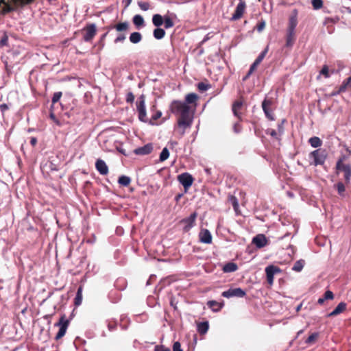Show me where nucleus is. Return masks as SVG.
Segmentation results:
<instances>
[{
	"mask_svg": "<svg viewBox=\"0 0 351 351\" xmlns=\"http://www.w3.org/2000/svg\"><path fill=\"white\" fill-rule=\"evenodd\" d=\"M238 269V266L234 263H226L223 267V271L224 272L228 273V272H233L237 271Z\"/></svg>",
	"mask_w": 351,
	"mask_h": 351,
	"instance_id": "nucleus-36",
	"label": "nucleus"
},
{
	"mask_svg": "<svg viewBox=\"0 0 351 351\" xmlns=\"http://www.w3.org/2000/svg\"><path fill=\"white\" fill-rule=\"evenodd\" d=\"M337 171L343 172L346 184H349L351 180V165L346 161L345 156L341 157L336 164Z\"/></svg>",
	"mask_w": 351,
	"mask_h": 351,
	"instance_id": "nucleus-3",
	"label": "nucleus"
},
{
	"mask_svg": "<svg viewBox=\"0 0 351 351\" xmlns=\"http://www.w3.org/2000/svg\"><path fill=\"white\" fill-rule=\"evenodd\" d=\"M319 337V332H313L309 337L305 340V343L308 345L315 344Z\"/></svg>",
	"mask_w": 351,
	"mask_h": 351,
	"instance_id": "nucleus-32",
	"label": "nucleus"
},
{
	"mask_svg": "<svg viewBox=\"0 0 351 351\" xmlns=\"http://www.w3.org/2000/svg\"><path fill=\"white\" fill-rule=\"evenodd\" d=\"M311 4L314 10H319L323 7L322 0H312Z\"/></svg>",
	"mask_w": 351,
	"mask_h": 351,
	"instance_id": "nucleus-45",
	"label": "nucleus"
},
{
	"mask_svg": "<svg viewBox=\"0 0 351 351\" xmlns=\"http://www.w3.org/2000/svg\"><path fill=\"white\" fill-rule=\"evenodd\" d=\"M252 243L258 248L265 247L267 244V240L264 234L256 235L252 239Z\"/></svg>",
	"mask_w": 351,
	"mask_h": 351,
	"instance_id": "nucleus-20",
	"label": "nucleus"
},
{
	"mask_svg": "<svg viewBox=\"0 0 351 351\" xmlns=\"http://www.w3.org/2000/svg\"><path fill=\"white\" fill-rule=\"evenodd\" d=\"M197 217V213L193 212L188 217L184 218L178 223L180 226H182L184 232H188L193 226H195V221Z\"/></svg>",
	"mask_w": 351,
	"mask_h": 351,
	"instance_id": "nucleus-6",
	"label": "nucleus"
},
{
	"mask_svg": "<svg viewBox=\"0 0 351 351\" xmlns=\"http://www.w3.org/2000/svg\"><path fill=\"white\" fill-rule=\"evenodd\" d=\"M173 351H182L180 343L178 341L174 342L173 345Z\"/></svg>",
	"mask_w": 351,
	"mask_h": 351,
	"instance_id": "nucleus-56",
	"label": "nucleus"
},
{
	"mask_svg": "<svg viewBox=\"0 0 351 351\" xmlns=\"http://www.w3.org/2000/svg\"><path fill=\"white\" fill-rule=\"evenodd\" d=\"M169 155H160L159 162H163L169 158Z\"/></svg>",
	"mask_w": 351,
	"mask_h": 351,
	"instance_id": "nucleus-61",
	"label": "nucleus"
},
{
	"mask_svg": "<svg viewBox=\"0 0 351 351\" xmlns=\"http://www.w3.org/2000/svg\"><path fill=\"white\" fill-rule=\"evenodd\" d=\"M335 188L337 190L338 194L343 197L346 191V187L343 183L339 182L335 185Z\"/></svg>",
	"mask_w": 351,
	"mask_h": 351,
	"instance_id": "nucleus-41",
	"label": "nucleus"
},
{
	"mask_svg": "<svg viewBox=\"0 0 351 351\" xmlns=\"http://www.w3.org/2000/svg\"><path fill=\"white\" fill-rule=\"evenodd\" d=\"M266 133H267V134H269L270 136H273V137H275V138L277 136V132H276V130H272V129H271V130H267V132H266Z\"/></svg>",
	"mask_w": 351,
	"mask_h": 351,
	"instance_id": "nucleus-58",
	"label": "nucleus"
},
{
	"mask_svg": "<svg viewBox=\"0 0 351 351\" xmlns=\"http://www.w3.org/2000/svg\"><path fill=\"white\" fill-rule=\"evenodd\" d=\"M198 99V96L195 93H189L187 94L185 97V101L187 105L194 104V107L196 106V101Z\"/></svg>",
	"mask_w": 351,
	"mask_h": 351,
	"instance_id": "nucleus-28",
	"label": "nucleus"
},
{
	"mask_svg": "<svg viewBox=\"0 0 351 351\" xmlns=\"http://www.w3.org/2000/svg\"><path fill=\"white\" fill-rule=\"evenodd\" d=\"M295 41V32L287 30L286 43L287 47H291Z\"/></svg>",
	"mask_w": 351,
	"mask_h": 351,
	"instance_id": "nucleus-23",
	"label": "nucleus"
},
{
	"mask_svg": "<svg viewBox=\"0 0 351 351\" xmlns=\"http://www.w3.org/2000/svg\"><path fill=\"white\" fill-rule=\"evenodd\" d=\"M130 24L128 21L119 23L117 24L114 25L112 28L115 29L119 32H126L129 29ZM126 38V36L125 34L121 33L119 36L114 39V43H122Z\"/></svg>",
	"mask_w": 351,
	"mask_h": 351,
	"instance_id": "nucleus-7",
	"label": "nucleus"
},
{
	"mask_svg": "<svg viewBox=\"0 0 351 351\" xmlns=\"http://www.w3.org/2000/svg\"><path fill=\"white\" fill-rule=\"evenodd\" d=\"M164 22V17L159 14H155L152 16V23L156 27H160Z\"/></svg>",
	"mask_w": 351,
	"mask_h": 351,
	"instance_id": "nucleus-31",
	"label": "nucleus"
},
{
	"mask_svg": "<svg viewBox=\"0 0 351 351\" xmlns=\"http://www.w3.org/2000/svg\"><path fill=\"white\" fill-rule=\"evenodd\" d=\"M49 117L51 119L53 120H56V115L54 114V112H53V108H51L50 109V114H49Z\"/></svg>",
	"mask_w": 351,
	"mask_h": 351,
	"instance_id": "nucleus-63",
	"label": "nucleus"
},
{
	"mask_svg": "<svg viewBox=\"0 0 351 351\" xmlns=\"http://www.w3.org/2000/svg\"><path fill=\"white\" fill-rule=\"evenodd\" d=\"M166 32L165 29L157 27L155 29H154L153 35L154 37L157 40L162 39L165 36Z\"/></svg>",
	"mask_w": 351,
	"mask_h": 351,
	"instance_id": "nucleus-35",
	"label": "nucleus"
},
{
	"mask_svg": "<svg viewBox=\"0 0 351 351\" xmlns=\"http://www.w3.org/2000/svg\"><path fill=\"white\" fill-rule=\"evenodd\" d=\"M163 24L165 29H169L174 26L173 21L169 16H165Z\"/></svg>",
	"mask_w": 351,
	"mask_h": 351,
	"instance_id": "nucleus-42",
	"label": "nucleus"
},
{
	"mask_svg": "<svg viewBox=\"0 0 351 351\" xmlns=\"http://www.w3.org/2000/svg\"><path fill=\"white\" fill-rule=\"evenodd\" d=\"M178 180L183 186L185 192L192 186L194 178L189 173H183L178 176Z\"/></svg>",
	"mask_w": 351,
	"mask_h": 351,
	"instance_id": "nucleus-8",
	"label": "nucleus"
},
{
	"mask_svg": "<svg viewBox=\"0 0 351 351\" xmlns=\"http://www.w3.org/2000/svg\"><path fill=\"white\" fill-rule=\"evenodd\" d=\"M207 305L212 309L213 311L218 312L222 308L223 304L219 303L215 300H210L207 302Z\"/></svg>",
	"mask_w": 351,
	"mask_h": 351,
	"instance_id": "nucleus-29",
	"label": "nucleus"
},
{
	"mask_svg": "<svg viewBox=\"0 0 351 351\" xmlns=\"http://www.w3.org/2000/svg\"><path fill=\"white\" fill-rule=\"evenodd\" d=\"M228 198V201L231 203L234 211L237 212L239 207L237 198L234 195H229Z\"/></svg>",
	"mask_w": 351,
	"mask_h": 351,
	"instance_id": "nucleus-40",
	"label": "nucleus"
},
{
	"mask_svg": "<svg viewBox=\"0 0 351 351\" xmlns=\"http://www.w3.org/2000/svg\"><path fill=\"white\" fill-rule=\"evenodd\" d=\"M241 127L240 124L235 123L234 125V132H237V133L239 132L240 130H241Z\"/></svg>",
	"mask_w": 351,
	"mask_h": 351,
	"instance_id": "nucleus-60",
	"label": "nucleus"
},
{
	"mask_svg": "<svg viewBox=\"0 0 351 351\" xmlns=\"http://www.w3.org/2000/svg\"><path fill=\"white\" fill-rule=\"evenodd\" d=\"M258 65L259 64L254 61L249 69L250 73H253Z\"/></svg>",
	"mask_w": 351,
	"mask_h": 351,
	"instance_id": "nucleus-57",
	"label": "nucleus"
},
{
	"mask_svg": "<svg viewBox=\"0 0 351 351\" xmlns=\"http://www.w3.org/2000/svg\"><path fill=\"white\" fill-rule=\"evenodd\" d=\"M0 110L2 112H4L7 110H8V106L5 104H3L0 105Z\"/></svg>",
	"mask_w": 351,
	"mask_h": 351,
	"instance_id": "nucleus-59",
	"label": "nucleus"
},
{
	"mask_svg": "<svg viewBox=\"0 0 351 351\" xmlns=\"http://www.w3.org/2000/svg\"><path fill=\"white\" fill-rule=\"evenodd\" d=\"M35 0H10V3L5 0H0V14L5 15L12 11L23 8L27 5L32 3Z\"/></svg>",
	"mask_w": 351,
	"mask_h": 351,
	"instance_id": "nucleus-2",
	"label": "nucleus"
},
{
	"mask_svg": "<svg viewBox=\"0 0 351 351\" xmlns=\"http://www.w3.org/2000/svg\"><path fill=\"white\" fill-rule=\"evenodd\" d=\"M304 264H305V262L302 259L297 261L295 263L292 269L293 271H295L300 272V271H301L302 270V269H303V267L304 266Z\"/></svg>",
	"mask_w": 351,
	"mask_h": 351,
	"instance_id": "nucleus-39",
	"label": "nucleus"
},
{
	"mask_svg": "<svg viewBox=\"0 0 351 351\" xmlns=\"http://www.w3.org/2000/svg\"><path fill=\"white\" fill-rule=\"evenodd\" d=\"M308 143L314 148L319 147L322 144V140L317 136H313L310 138L308 140Z\"/></svg>",
	"mask_w": 351,
	"mask_h": 351,
	"instance_id": "nucleus-37",
	"label": "nucleus"
},
{
	"mask_svg": "<svg viewBox=\"0 0 351 351\" xmlns=\"http://www.w3.org/2000/svg\"><path fill=\"white\" fill-rule=\"evenodd\" d=\"M131 182V179L130 177L126 176H121L119 178L118 183L123 186H128L130 185Z\"/></svg>",
	"mask_w": 351,
	"mask_h": 351,
	"instance_id": "nucleus-38",
	"label": "nucleus"
},
{
	"mask_svg": "<svg viewBox=\"0 0 351 351\" xmlns=\"http://www.w3.org/2000/svg\"><path fill=\"white\" fill-rule=\"evenodd\" d=\"M64 160V155H51L44 167L49 168L51 171H58Z\"/></svg>",
	"mask_w": 351,
	"mask_h": 351,
	"instance_id": "nucleus-5",
	"label": "nucleus"
},
{
	"mask_svg": "<svg viewBox=\"0 0 351 351\" xmlns=\"http://www.w3.org/2000/svg\"><path fill=\"white\" fill-rule=\"evenodd\" d=\"M134 100V95L132 92H130L127 94L126 96V101L128 103L132 104Z\"/></svg>",
	"mask_w": 351,
	"mask_h": 351,
	"instance_id": "nucleus-55",
	"label": "nucleus"
},
{
	"mask_svg": "<svg viewBox=\"0 0 351 351\" xmlns=\"http://www.w3.org/2000/svg\"><path fill=\"white\" fill-rule=\"evenodd\" d=\"M340 19L338 16L334 17H326L324 19V25L327 27L328 31L329 33H332L334 28L332 27L333 24H335L339 21Z\"/></svg>",
	"mask_w": 351,
	"mask_h": 351,
	"instance_id": "nucleus-22",
	"label": "nucleus"
},
{
	"mask_svg": "<svg viewBox=\"0 0 351 351\" xmlns=\"http://www.w3.org/2000/svg\"><path fill=\"white\" fill-rule=\"evenodd\" d=\"M83 38L86 42L91 41L97 34L96 25L93 23L88 24L84 29Z\"/></svg>",
	"mask_w": 351,
	"mask_h": 351,
	"instance_id": "nucleus-9",
	"label": "nucleus"
},
{
	"mask_svg": "<svg viewBox=\"0 0 351 351\" xmlns=\"http://www.w3.org/2000/svg\"><path fill=\"white\" fill-rule=\"evenodd\" d=\"M245 8H246L245 2L244 1L240 0L238 5H237V8L235 9L234 14H232V16L231 17V20L237 21V20L240 19L242 17L243 13L245 12Z\"/></svg>",
	"mask_w": 351,
	"mask_h": 351,
	"instance_id": "nucleus-14",
	"label": "nucleus"
},
{
	"mask_svg": "<svg viewBox=\"0 0 351 351\" xmlns=\"http://www.w3.org/2000/svg\"><path fill=\"white\" fill-rule=\"evenodd\" d=\"M132 22L137 29H140L145 25L144 19L140 14L135 15L132 19Z\"/></svg>",
	"mask_w": 351,
	"mask_h": 351,
	"instance_id": "nucleus-30",
	"label": "nucleus"
},
{
	"mask_svg": "<svg viewBox=\"0 0 351 351\" xmlns=\"http://www.w3.org/2000/svg\"><path fill=\"white\" fill-rule=\"evenodd\" d=\"M267 48H266L264 51H263L256 58V59L255 60V62L256 63H258V64H261V62L263 61V60L264 59V58L265 57L267 53Z\"/></svg>",
	"mask_w": 351,
	"mask_h": 351,
	"instance_id": "nucleus-49",
	"label": "nucleus"
},
{
	"mask_svg": "<svg viewBox=\"0 0 351 351\" xmlns=\"http://www.w3.org/2000/svg\"><path fill=\"white\" fill-rule=\"evenodd\" d=\"M82 290H83L82 286H80L78 289H77L75 298L74 299V304L76 306H80L82 304Z\"/></svg>",
	"mask_w": 351,
	"mask_h": 351,
	"instance_id": "nucleus-34",
	"label": "nucleus"
},
{
	"mask_svg": "<svg viewBox=\"0 0 351 351\" xmlns=\"http://www.w3.org/2000/svg\"><path fill=\"white\" fill-rule=\"evenodd\" d=\"M323 298L326 300H332L334 298V294H333V293L331 291L328 290V291H326L324 293Z\"/></svg>",
	"mask_w": 351,
	"mask_h": 351,
	"instance_id": "nucleus-53",
	"label": "nucleus"
},
{
	"mask_svg": "<svg viewBox=\"0 0 351 351\" xmlns=\"http://www.w3.org/2000/svg\"><path fill=\"white\" fill-rule=\"evenodd\" d=\"M209 329L208 322H202L197 323V331L201 335H205Z\"/></svg>",
	"mask_w": 351,
	"mask_h": 351,
	"instance_id": "nucleus-27",
	"label": "nucleus"
},
{
	"mask_svg": "<svg viewBox=\"0 0 351 351\" xmlns=\"http://www.w3.org/2000/svg\"><path fill=\"white\" fill-rule=\"evenodd\" d=\"M281 269L274 265H269L265 268V273L267 276V281L269 285H272L274 283V276L276 274L280 273Z\"/></svg>",
	"mask_w": 351,
	"mask_h": 351,
	"instance_id": "nucleus-13",
	"label": "nucleus"
},
{
	"mask_svg": "<svg viewBox=\"0 0 351 351\" xmlns=\"http://www.w3.org/2000/svg\"><path fill=\"white\" fill-rule=\"evenodd\" d=\"M95 168L101 175L105 176L108 173V167L106 162L101 159H98L96 161Z\"/></svg>",
	"mask_w": 351,
	"mask_h": 351,
	"instance_id": "nucleus-21",
	"label": "nucleus"
},
{
	"mask_svg": "<svg viewBox=\"0 0 351 351\" xmlns=\"http://www.w3.org/2000/svg\"><path fill=\"white\" fill-rule=\"evenodd\" d=\"M143 36L141 33L135 32L130 34V41L133 44H137L141 41Z\"/></svg>",
	"mask_w": 351,
	"mask_h": 351,
	"instance_id": "nucleus-33",
	"label": "nucleus"
},
{
	"mask_svg": "<svg viewBox=\"0 0 351 351\" xmlns=\"http://www.w3.org/2000/svg\"><path fill=\"white\" fill-rule=\"evenodd\" d=\"M181 149L178 147V142L171 141L165 147L163 148L160 154H169L170 152L177 153Z\"/></svg>",
	"mask_w": 351,
	"mask_h": 351,
	"instance_id": "nucleus-19",
	"label": "nucleus"
},
{
	"mask_svg": "<svg viewBox=\"0 0 351 351\" xmlns=\"http://www.w3.org/2000/svg\"><path fill=\"white\" fill-rule=\"evenodd\" d=\"M346 304L345 302H340L336 308L328 314L329 317L336 316L341 313H343L346 309Z\"/></svg>",
	"mask_w": 351,
	"mask_h": 351,
	"instance_id": "nucleus-25",
	"label": "nucleus"
},
{
	"mask_svg": "<svg viewBox=\"0 0 351 351\" xmlns=\"http://www.w3.org/2000/svg\"><path fill=\"white\" fill-rule=\"evenodd\" d=\"M344 92V90H341V86H340L339 87H336L335 90L332 92H331V93H330L329 96L334 97Z\"/></svg>",
	"mask_w": 351,
	"mask_h": 351,
	"instance_id": "nucleus-51",
	"label": "nucleus"
},
{
	"mask_svg": "<svg viewBox=\"0 0 351 351\" xmlns=\"http://www.w3.org/2000/svg\"><path fill=\"white\" fill-rule=\"evenodd\" d=\"M8 46V36L6 33H3L0 40V47Z\"/></svg>",
	"mask_w": 351,
	"mask_h": 351,
	"instance_id": "nucleus-47",
	"label": "nucleus"
},
{
	"mask_svg": "<svg viewBox=\"0 0 351 351\" xmlns=\"http://www.w3.org/2000/svg\"><path fill=\"white\" fill-rule=\"evenodd\" d=\"M341 86V90H346L347 88L351 89V76L343 80Z\"/></svg>",
	"mask_w": 351,
	"mask_h": 351,
	"instance_id": "nucleus-43",
	"label": "nucleus"
},
{
	"mask_svg": "<svg viewBox=\"0 0 351 351\" xmlns=\"http://www.w3.org/2000/svg\"><path fill=\"white\" fill-rule=\"evenodd\" d=\"M37 143V139L36 137H32L31 139H30V144L32 145V146H35Z\"/></svg>",
	"mask_w": 351,
	"mask_h": 351,
	"instance_id": "nucleus-62",
	"label": "nucleus"
},
{
	"mask_svg": "<svg viewBox=\"0 0 351 351\" xmlns=\"http://www.w3.org/2000/svg\"><path fill=\"white\" fill-rule=\"evenodd\" d=\"M310 165H323L326 160V155H308Z\"/></svg>",
	"mask_w": 351,
	"mask_h": 351,
	"instance_id": "nucleus-16",
	"label": "nucleus"
},
{
	"mask_svg": "<svg viewBox=\"0 0 351 351\" xmlns=\"http://www.w3.org/2000/svg\"><path fill=\"white\" fill-rule=\"evenodd\" d=\"M171 113L178 115V127L182 129L183 134L186 128L191 127L193 122V114L191 112L190 106L180 100H173L169 106Z\"/></svg>",
	"mask_w": 351,
	"mask_h": 351,
	"instance_id": "nucleus-1",
	"label": "nucleus"
},
{
	"mask_svg": "<svg viewBox=\"0 0 351 351\" xmlns=\"http://www.w3.org/2000/svg\"><path fill=\"white\" fill-rule=\"evenodd\" d=\"M273 103L274 101L272 99H265L262 102V108L264 111V113L266 117L270 121L274 120V115L271 108L273 105Z\"/></svg>",
	"mask_w": 351,
	"mask_h": 351,
	"instance_id": "nucleus-11",
	"label": "nucleus"
},
{
	"mask_svg": "<svg viewBox=\"0 0 351 351\" xmlns=\"http://www.w3.org/2000/svg\"><path fill=\"white\" fill-rule=\"evenodd\" d=\"M69 322L67 319H65V316L63 315L60 317L59 322L55 324V326H60L59 330L56 335L55 339L56 340L60 339L63 337L66 332Z\"/></svg>",
	"mask_w": 351,
	"mask_h": 351,
	"instance_id": "nucleus-10",
	"label": "nucleus"
},
{
	"mask_svg": "<svg viewBox=\"0 0 351 351\" xmlns=\"http://www.w3.org/2000/svg\"><path fill=\"white\" fill-rule=\"evenodd\" d=\"M62 95V92H56L54 93L53 95V97H52V99H51V102H52V105H51V108H53V105L57 103L58 101H59V100L60 99Z\"/></svg>",
	"mask_w": 351,
	"mask_h": 351,
	"instance_id": "nucleus-44",
	"label": "nucleus"
},
{
	"mask_svg": "<svg viewBox=\"0 0 351 351\" xmlns=\"http://www.w3.org/2000/svg\"><path fill=\"white\" fill-rule=\"evenodd\" d=\"M325 300H326L324 298H320L318 299L317 303L319 304H323L324 303Z\"/></svg>",
	"mask_w": 351,
	"mask_h": 351,
	"instance_id": "nucleus-64",
	"label": "nucleus"
},
{
	"mask_svg": "<svg viewBox=\"0 0 351 351\" xmlns=\"http://www.w3.org/2000/svg\"><path fill=\"white\" fill-rule=\"evenodd\" d=\"M246 292L241 288L229 289L222 292L221 295L224 298H230L232 297L243 298L245 296Z\"/></svg>",
	"mask_w": 351,
	"mask_h": 351,
	"instance_id": "nucleus-12",
	"label": "nucleus"
},
{
	"mask_svg": "<svg viewBox=\"0 0 351 351\" xmlns=\"http://www.w3.org/2000/svg\"><path fill=\"white\" fill-rule=\"evenodd\" d=\"M154 351H171V350L164 345H156L154 347Z\"/></svg>",
	"mask_w": 351,
	"mask_h": 351,
	"instance_id": "nucleus-52",
	"label": "nucleus"
},
{
	"mask_svg": "<svg viewBox=\"0 0 351 351\" xmlns=\"http://www.w3.org/2000/svg\"><path fill=\"white\" fill-rule=\"evenodd\" d=\"M210 88V85L208 84H205L204 82H199L197 84V88L199 90L203 92L206 91Z\"/></svg>",
	"mask_w": 351,
	"mask_h": 351,
	"instance_id": "nucleus-48",
	"label": "nucleus"
},
{
	"mask_svg": "<svg viewBox=\"0 0 351 351\" xmlns=\"http://www.w3.org/2000/svg\"><path fill=\"white\" fill-rule=\"evenodd\" d=\"M136 111L138 112V119L144 123L148 122V118L147 117L146 107H145V96L141 95L137 99L136 103Z\"/></svg>",
	"mask_w": 351,
	"mask_h": 351,
	"instance_id": "nucleus-4",
	"label": "nucleus"
},
{
	"mask_svg": "<svg viewBox=\"0 0 351 351\" xmlns=\"http://www.w3.org/2000/svg\"><path fill=\"white\" fill-rule=\"evenodd\" d=\"M320 74L323 75L326 78H328L330 77L329 70L327 65H324L320 71Z\"/></svg>",
	"mask_w": 351,
	"mask_h": 351,
	"instance_id": "nucleus-50",
	"label": "nucleus"
},
{
	"mask_svg": "<svg viewBox=\"0 0 351 351\" xmlns=\"http://www.w3.org/2000/svg\"><path fill=\"white\" fill-rule=\"evenodd\" d=\"M199 241L203 243L210 244L212 243V235L207 229H202L199 234Z\"/></svg>",
	"mask_w": 351,
	"mask_h": 351,
	"instance_id": "nucleus-18",
	"label": "nucleus"
},
{
	"mask_svg": "<svg viewBox=\"0 0 351 351\" xmlns=\"http://www.w3.org/2000/svg\"><path fill=\"white\" fill-rule=\"evenodd\" d=\"M243 106V101L241 100H237L232 104V112L234 116L239 119H241V113L240 112Z\"/></svg>",
	"mask_w": 351,
	"mask_h": 351,
	"instance_id": "nucleus-24",
	"label": "nucleus"
},
{
	"mask_svg": "<svg viewBox=\"0 0 351 351\" xmlns=\"http://www.w3.org/2000/svg\"><path fill=\"white\" fill-rule=\"evenodd\" d=\"M153 152V145L152 143H148L143 147H139L138 149H134V154H150Z\"/></svg>",
	"mask_w": 351,
	"mask_h": 351,
	"instance_id": "nucleus-26",
	"label": "nucleus"
},
{
	"mask_svg": "<svg viewBox=\"0 0 351 351\" xmlns=\"http://www.w3.org/2000/svg\"><path fill=\"white\" fill-rule=\"evenodd\" d=\"M265 27V22L264 20H261L258 22V23L256 25V28L258 32L263 31Z\"/></svg>",
	"mask_w": 351,
	"mask_h": 351,
	"instance_id": "nucleus-54",
	"label": "nucleus"
},
{
	"mask_svg": "<svg viewBox=\"0 0 351 351\" xmlns=\"http://www.w3.org/2000/svg\"><path fill=\"white\" fill-rule=\"evenodd\" d=\"M298 10L294 9L289 19L287 30L295 32V27L298 25Z\"/></svg>",
	"mask_w": 351,
	"mask_h": 351,
	"instance_id": "nucleus-15",
	"label": "nucleus"
},
{
	"mask_svg": "<svg viewBox=\"0 0 351 351\" xmlns=\"http://www.w3.org/2000/svg\"><path fill=\"white\" fill-rule=\"evenodd\" d=\"M138 5L143 11L148 10L151 7L149 3L147 1H138Z\"/></svg>",
	"mask_w": 351,
	"mask_h": 351,
	"instance_id": "nucleus-46",
	"label": "nucleus"
},
{
	"mask_svg": "<svg viewBox=\"0 0 351 351\" xmlns=\"http://www.w3.org/2000/svg\"><path fill=\"white\" fill-rule=\"evenodd\" d=\"M150 110L154 112L148 122L150 125L157 124L156 121L162 117V112L156 109V105L154 104L151 106Z\"/></svg>",
	"mask_w": 351,
	"mask_h": 351,
	"instance_id": "nucleus-17",
	"label": "nucleus"
}]
</instances>
